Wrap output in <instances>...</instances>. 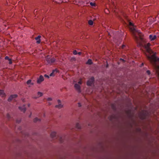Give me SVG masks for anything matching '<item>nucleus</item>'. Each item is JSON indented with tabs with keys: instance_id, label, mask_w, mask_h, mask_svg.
Returning a JSON list of instances; mask_svg holds the SVG:
<instances>
[{
	"instance_id": "nucleus-1",
	"label": "nucleus",
	"mask_w": 159,
	"mask_h": 159,
	"mask_svg": "<svg viewBox=\"0 0 159 159\" xmlns=\"http://www.w3.org/2000/svg\"><path fill=\"white\" fill-rule=\"evenodd\" d=\"M129 25L130 26H133L131 27L130 29L133 32L134 38L138 43L139 42V40H141L142 39V34L140 32L136 30L134 27L133 24L131 22H129Z\"/></svg>"
},
{
	"instance_id": "nucleus-2",
	"label": "nucleus",
	"mask_w": 159,
	"mask_h": 159,
	"mask_svg": "<svg viewBox=\"0 0 159 159\" xmlns=\"http://www.w3.org/2000/svg\"><path fill=\"white\" fill-rule=\"evenodd\" d=\"M46 60L48 64H51L54 63L56 60L54 58H51L49 56H48L46 58Z\"/></svg>"
},
{
	"instance_id": "nucleus-3",
	"label": "nucleus",
	"mask_w": 159,
	"mask_h": 159,
	"mask_svg": "<svg viewBox=\"0 0 159 159\" xmlns=\"http://www.w3.org/2000/svg\"><path fill=\"white\" fill-rule=\"evenodd\" d=\"M150 44L149 43H148L144 44V47L147 52L151 54L152 53V52L150 48Z\"/></svg>"
},
{
	"instance_id": "nucleus-4",
	"label": "nucleus",
	"mask_w": 159,
	"mask_h": 159,
	"mask_svg": "<svg viewBox=\"0 0 159 159\" xmlns=\"http://www.w3.org/2000/svg\"><path fill=\"white\" fill-rule=\"evenodd\" d=\"M94 78L93 77H91L87 82V84L88 86H91L94 82Z\"/></svg>"
},
{
	"instance_id": "nucleus-5",
	"label": "nucleus",
	"mask_w": 159,
	"mask_h": 159,
	"mask_svg": "<svg viewBox=\"0 0 159 159\" xmlns=\"http://www.w3.org/2000/svg\"><path fill=\"white\" fill-rule=\"evenodd\" d=\"M58 104L55 106V107L60 109L63 107V105L61 104L60 100H57Z\"/></svg>"
},
{
	"instance_id": "nucleus-6",
	"label": "nucleus",
	"mask_w": 159,
	"mask_h": 159,
	"mask_svg": "<svg viewBox=\"0 0 159 159\" xmlns=\"http://www.w3.org/2000/svg\"><path fill=\"white\" fill-rule=\"evenodd\" d=\"M75 88L76 90L79 92H81L80 87V85L77 84H75L74 85Z\"/></svg>"
},
{
	"instance_id": "nucleus-7",
	"label": "nucleus",
	"mask_w": 159,
	"mask_h": 159,
	"mask_svg": "<svg viewBox=\"0 0 159 159\" xmlns=\"http://www.w3.org/2000/svg\"><path fill=\"white\" fill-rule=\"evenodd\" d=\"M44 80V78L43 76L41 75L40 76L39 78L37 79V83L38 84H40Z\"/></svg>"
},
{
	"instance_id": "nucleus-8",
	"label": "nucleus",
	"mask_w": 159,
	"mask_h": 159,
	"mask_svg": "<svg viewBox=\"0 0 159 159\" xmlns=\"http://www.w3.org/2000/svg\"><path fill=\"white\" fill-rule=\"evenodd\" d=\"M19 108L22 111H23L24 112H25L26 110V108L25 107V105H23L22 106V107H19Z\"/></svg>"
},
{
	"instance_id": "nucleus-9",
	"label": "nucleus",
	"mask_w": 159,
	"mask_h": 159,
	"mask_svg": "<svg viewBox=\"0 0 159 159\" xmlns=\"http://www.w3.org/2000/svg\"><path fill=\"white\" fill-rule=\"evenodd\" d=\"M149 39L151 41L154 40L157 38V36L156 35H150L149 36Z\"/></svg>"
},
{
	"instance_id": "nucleus-10",
	"label": "nucleus",
	"mask_w": 159,
	"mask_h": 159,
	"mask_svg": "<svg viewBox=\"0 0 159 159\" xmlns=\"http://www.w3.org/2000/svg\"><path fill=\"white\" fill-rule=\"evenodd\" d=\"M41 37V36L40 35H38L37 37L35 38V39L37 40V43L38 44L40 43V38Z\"/></svg>"
},
{
	"instance_id": "nucleus-11",
	"label": "nucleus",
	"mask_w": 159,
	"mask_h": 159,
	"mask_svg": "<svg viewBox=\"0 0 159 159\" xmlns=\"http://www.w3.org/2000/svg\"><path fill=\"white\" fill-rule=\"evenodd\" d=\"M56 133L55 132H52L51 133L50 135L52 138H54L56 137Z\"/></svg>"
},
{
	"instance_id": "nucleus-12",
	"label": "nucleus",
	"mask_w": 159,
	"mask_h": 159,
	"mask_svg": "<svg viewBox=\"0 0 159 159\" xmlns=\"http://www.w3.org/2000/svg\"><path fill=\"white\" fill-rule=\"evenodd\" d=\"M26 83L28 85L31 84L33 85L34 84L33 83L31 82V80H28L27 81Z\"/></svg>"
},
{
	"instance_id": "nucleus-13",
	"label": "nucleus",
	"mask_w": 159,
	"mask_h": 159,
	"mask_svg": "<svg viewBox=\"0 0 159 159\" xmlns=\"http://www.w3.org/2000/svg\"><path fill=\"white\" fill-rule=\"evenodd\" d=\"M4 95L5 94L3 92V91L2 90H0V96L3 97Z\"/></svg>"
},
{
	"instance_id": "nucleus-14",
	"label": "nucleus",
	"mask_w": 159,
	"mask_h": 159,
	"mask_svg": "<svg viewBox=\"0 0 159 159\" xmlns=\"http://www.w3.org/2000/svg\"><path fill=\"white\" fill-rule=\"evenodd\" d=\"M34 122H36L37 121H40V119L38 118H35L34 119Z\"/></svg>"
},
{
	"instance_id": "nucleus-15",
	"label": "nucleus",
	"mask_w": 159,
	"mask_h": 159,
	"mask_svg": "<svg viewBox=\"0 0 159 159\" xmlns=\"http://www.w3.org/2000/svg\"><path fill=\"white\" fill-rule=\"evenodd\" d=\"M87 63L90 65L92 64V60L90 59H89L87 62Z\"/></svg>"
},
{
	"instance_id": "nucleus-16",
	"label": "nucleus",
	"mask_w": 159,
	"mask_h": 159,
	"mask_svg": "<svg viewBox=\"0 0 159 159\" xmlns=\"http://www.w3.org/2000/svg\"><path fill=\"white\" fill-rule=\"evenodd\" d=\"M76 126L77 128L78 129H81V126L78 123H77L76 124Z\"/></svg>"
},
{
	"instance_id": "nucleus-17",
	"label": "nucleus",
	"mask_w": 159,
	"mask_h": 159,
	"mask_svg": "<svg viewBox=\"0 0 159 159\" xmlns=\"http://www.w3.org/2000/svg\"><path fill=\"white\" fill-rule=\"evenodd\" d=\"M88 23L90 25H92L93 24V21L91 20H90L88 21Z\"/></svg>"
},
{
	"instance_id": "nucleus-18",
	"label": "nucleus",
	"mask_w": 159,
	"mask_h": 159,
	"mask_svg": "<svg viewBox=\"0 0 159 159\" xmlns=\"http://www.w3.org/2000/svg\"><path fill=\"white\" fill-rule=\"evenodd\" d=\"M13 98H12V96H11H11H10L9 97V98H8V101H9V102H10L13 99Z\"/></svg>"
},
{
	"instance_id": "nucleus-19",
	"label": "nucleus",
	"mask_w": 159,
	"mask_h": 159,
	"mask_svg": "<svg viewBox=\"0 0 159 159\" xmlns=\"http://www.w3.org/2000/svg\"><path fill=\"white\" fill-rule=\"evenodd\" d=\"M38 95L39 97H41L43 95V93H42L39 92H38Z\"/></svg>"
},
{
	"instance_id": "nucleus-20",
	"label": "nucleus",
	"mask_w": 159,
	"mask_h": 159,
	"mask_svg": "<svg viewBox=\"0 0 159 159\" xmlns=\"http://www.w3.org/2000/svg\"><path fill=\"white\" fill-rule=\"evenodd\" d=\"M11 96H12V98H16L17 96V95L16 94L12 95H11Z\"/></svg>"
},
{
	"instance_id": "nucleus-21",
	"label": "nucleus",
	"mask_w": 159,
	"mask_h": 159,
	"mask_svg": "<svg viewBox=\"0 0 159 159\" xmlns=\"http://www.w3.org/2000/svg\"><path fill=\"white\" fill-rule=\"evenodd\" d=\"M90 4L92 6H94L95 5V4L94 3L92 2H90Z\"/></svg>"
},
{
	"instance_id": "nucleus-22",
	"label": "nucleus",
	"mask_w": 159,
	"mask_h": 159,
	"mask_svg": "<svg viewBox=\"0 0 159 159\" xmlns=\"http://www.w3.org/2000/svg\"><path fill=\"white\" fill-rule=\"evenodd\" d=\"M73 54L75 55L77 54V52L76 50H75L73 52Z\"/></svg>"
},
{
	"instance_id": "nucleus-23",
	"label": "nucleus",
	"mask_w": 159,
	"mask_h": 159,
	"mask_svg": "<svg viewBox=\"0 0 159 159\" xmlns=\"http://www.w3.org/2000/svg\"><path fill=\"white\" fill-rule=\"evenodd\" d=\"M7 117L8 119H9L10 118V115L8 114H7Z\"/></svg>"
},
{
	"instance_id": "nucleus-24",
	"label": "nucleus",
	"mask_w": 159,
	"mask_h": 159,
	"mask_svg": "<svg viewBox=\"0 0 159 159\" xmlns=\"http://www.w3.org/2000/svg\"><path fill=\"white\" fill-rule=\"evenodd\" d=\"M9 63L10 64H11L12 63V61L11 59H9Z\"/></svg>"
},
{
	"instance_id": "nucleus-25",
	"label": "nucleus",
	"mask_w": 159,
	"mask_h": 159,
	"mask_svg": "<svg viewBox=\"0 0 159 159\" xmlns=\"http://www.w3.org/2000/svg\"><path fill=\"white\" fill-rule=\"evenodd\" d=\"M54 72L53 71L50 74V76H53L54 75Z\"/></svg>"
},
{
	"instance_id": "nucleus-26",
	"label": "nucleus",
	"mask_w": 159,
	"mask_h": 159,
	"mask_svg": "<svg viewBox=\"0 0 159 159\" xmlns=\"http://www.w3.org/2000/svg\"><path fill=\"white\" fill-rule=\"evenodd\" d=\"M59 140H60V142L62 143L63 142V140L62 139V138L61 137H60V138Z\"/></svg>"
},
{
	"instance_id": "nucleus-27",
	"label": "nucleus",
	"mask_w": 159,
	"mask_h": 159,
	"mask_svg": "<svg viewBox=\"0 0 159 159\" xmlns=\"http://www.w3.org/2000/svg\"><path fill=\"white\" fill-rule=\"evenodd\" d=\"M5 60H9V59H10L9 57H8V56H6L5 57Z\"/></svg>"
},
{
	"instance_id": "nucleus-28",
	"label": "nucleus",
	"mask_w": 159,
	"mask_h": 159,
	"mask_svg": "<svg viewBox=\"0 0 159 159\" xmlns=\"http://www.w3.org/2000/svg\"><path fill=\"white\" fill-rule=\"evenodd\" d=\"M147 73L148 75H149L150 74V72L149 70H148L147 71Z\"/></svg>"
},
{
	"instance_id": "nucleus-29",
	"label": "nucleus",
	"mask_w": 159,
	"mask_h": 159,
	"mask_svg": "<svg viewBox=\"0 0 159 159\" xmlns=\"http://www.w3.org/2000/svg\"><path fill=\"white\" fill-rule=\"evenodd\" d=\"M52 100V98H47V100L48 101H51Z\"/></svg>"
},
{
	"instance_id": "nucleus-30",
	"label": "nucleus",
	"mask_w": 159,
	"mask_h": 159,
	"mask_svg": "<svg viewBox=\"0 0 159 159\" xmlns=\"http://www.w3.org/2000/svg\"><path fill=\"white\" fill-rule=\"evenodd\" d=\"M54 72H58V70L57 69H55V70H53Z\"/></svg>"
},
{
	"instance_id": "nucleus-31",
	"label": "nucleus",
	"mask_w": 159,
	"mask_h": 159,
	"mask_svg": "<svg viewBox=\"0 0 159 159\" xmlns=\"http://www.w3.org/2000/svg\"><path fill=\"white\" fill-rule=\"evenodd\" d=\"M44 77H46L47 78H49V76L48 75H44Z\"/></svg>"
},
{
	"instance_id": "nucleus-32",
	"label": "nucleus",
	"mask_w": 159,
	"mask_h": 159,
	"mask_svg": "<svg viewBox=\"0 0 159 159\" xmlns=\"http://www.w3.org/2000/svg\"><path fill=\"white\" fill-rule=\"evenodd\" d=\"M125 45H123L122 46V49H124L125 48Z\"/></svg>"
},
{
	"instance_id": "nucleus-33",
	"label": "nucleus",
	"mask_w": 159,
	"mask_h": 159,
	"mask_svg": "<svg viewBox=\"0 0 159 159\" xmlns=\"http://www.w3.org/2000/svg\"><path fill=\"white\" fill-rule=\"evenodd\" d=\"M78 84H82V82H81V80L79 81V82H78Z\"/></svg>"
},
{
	"instance_id": "nucleus-34",
	"label": "nucleus",
	"mask_w": 159,
	"mask_h": 159,
	"mask_svg": "<svg viewBox=\"0 0 159 159\" xmlns=\"http://www.w3.org/2000/svg\"><path fill=\"white\" fill-rule=\"evenodd\" d=\"M77 54H78L79 55H80L81 54V52H79L77 53Z\"/></svg>"
},
{
	"instance_id": "nucleus-35",
	"label": "nucleus",
	"mask_w": 159,
	"mask_h": 159,
	"mask_svg": "<svg viewBox=\"0 0 159 159\" xmlns=\"http://www.w3.org/2000/svg\"><path fill=\"white\" fill-rule=\"evenodd\" d=\"M78 106L79 107H80L81 106V104H80V103H78Z\"/></svg>"
},
{
	"instance_id": "nucleus-36",
	"label": "nucleus",
	"mask_w": 159,
	"mask_h": 159,
	"mask_svg": "<svg viewBox=\"0 0 159 159\" xmlns=\"http://www.w3.org/2000/svg\"><path fill=\"white\" fill-rule=\"evenodd\" d=\"M20 122V121L18 120H16V122H17V123H19Z\"/></svg>"
},
{
	"instance_id": "nucleus-37",
	"label": "nucleus",
	"mask_w": 159,
	"mask_h": 159,
	"mask_svg": "<svg viewBox=\"0 0 159 159\" xmlns=\"http://www.w3.org/2000/svg\"><path fill=\"white\" fill-rule=\"evenodd\" d=\"M33 98H34V99H36L37 98V97H33Z\"/></svg>"
},
{
	"instance_id": "nucleus-38",
	"label": "nucleus",
	"mask_w": 159,
	"mask_h": 159,
	"mask_svg": "<svg viewBox=\"0 0 159 159\" xmlns=\"http://www.w3.org/2000/svg\"><path fill=\"white\" fill-rule=\"evenodd\" d=\"M30 104H28V107H29L30 106Z\"/></svg>"
},
{
	"instance_id": "nucleus-39",
	"label": "nucleus",
	"mask_w": 159,
	"mask_h": 159,
	"mask_svg": "<svg viewBox=\"0 0 159 159\" xmlns=\"http://www.w3.org/2000/svg\"><path fill=\"white\" fill-rule=\"evenodd\" d=\"M120 60H123V61H124V60L123 59H122V58H120Z\"/></svg>"
},
{
	"instance_id": "nucleus-40",
	"label": "nucleus",
	"mask_w": 159,
	"mask_h": 159,
	"mask_svg": "<svg viewBox=\"0 0 159 159\" xmlns=\"http://www.w3.org/2000/svg\"><path fill=\"white\" fill-rule=\"evenodd\" d=\"M112 107L114 109V106H113V105H112Z\"/></svg>"
},
{
	"instance_id": "nucleus-41",
	"label": "nucleus",
	"mask_w": 159,
	"mask_h": 159,
	"mask_svg": "<svg viewBox=\"0 0 159 159\" xmlns=\"http://www.w3.org/2000/svg\"><path fill=\"white\" fill-rule=\"evenodd\" d=\"M49 105H50L51 104V103H50V102H49Z\"/></svg>"
},
{
	"instance_id": "nucleus-42",
	"label": "nucleus",
	"mask_w": 159,
	"mask_h": 159,
	"mask_svg": "<svg viewBox=\"0 0 159 159\" xmlns=\"http://www.w3.org/2000/svg\"><path fill=\"white\" fill-rule=\"evenodd\" d=\"M31 113L30 114V115L29 116V117H30L31 116Z\"/></svg>"
},
{
	"instance_id": "nucleus-43",
	"label": "nucleus",
	"mask_w": 159,
	"mask_h": 159,
	"mask_svg": "<svg viewBox=\"0 0 159 159\" xmlns=\"http://www.w3.org/2000/svg\"><path fill=\"white\" fill-rule=\"evenodd\" d=\"M108 66V64H107V67Z\"/></svg>"
}]
</instances>
